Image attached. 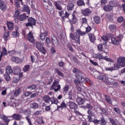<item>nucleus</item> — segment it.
Listing matches in <instances>:
<instances>
[{
	"label": "nucleus",
	"mask_w": 125,
	"mask_h": 125,
	"mask_svg": "<svg viewBox=\"0 0 125 125\" xmlns=\"http://www.w3.org/2000/svg\"><path fill=\"white\" fill-rule=\"evenodd\" d=\"M122 67H123V66H122V64L119 62H117V63H115L114 64V66L111 67H105L104 68V69L105 70V71H110L111 72H112L113 71L118 70V69H121V68Z\"/></svg>",
	"instance_id": "f257e3e1"
},
{
	"label": "nucleus",
	"mask_w": 125,
	"mask_h": 125,
	"mask_svg": "<svg viewBox=\"0 0 125 125\" xmlns=\"http://www.w3.org/2000/svg\"><path fill=\"white\" fill-rule=\"evenodd\" d=\"M35 45L36 46V48L38 49L40 52L43 53L44 55L46 53V49L44 47H43V46H42V44L40 42H36Z\"/></svg>",
	"instance_id": "f03ea898"
},
{
	"label": "nucleus",
	"mask_w": 125,
	"mask_h": 125,
	"mask_svg": "<svg viewBox=\"0 0 125 125\" xmlns=\"http://www.w3.org/2000/svg\"><path fill=\"white\" fill-rule=\"evenodd\" d=\"M51 89L52 90H54L55 92H57V91H59L60 89H61V86L59 85V82L57 80H54V82L51 87Z\"/></svg>",
	"instance_id": "7ed1b4c3"
},
{
	"label": "nucleus",
	"mask_w": 125,
	"mask_h": 125,
	"mask_svg": "<svg viewBox=\"0 0 125 125\" xmlns=\"http://www.w3.org/2000/svg\"><path fill=\"white\" fill-rule=\"evenodd\" d=\"M28 21L25 27H31L33 29V26H36V20L33 18H28Z\"/></svg>",
	"instance_id": "20e7f679"
},
{
	"label": "nucleus",
	"mask_w": 125,
	"mask_h": 125,
	"mask_svg": "<svg viewBox=\"0 0 125 125\" xmlns=\"http://www.w3.org/2000/svg\"><path fill=\"white\" fill-rule=\"evenodd\" d=\"M70 38L71 40H75L79 44L81 43L80 42V36L79 34H77V33H74V34L73 33L70 34Z\"/></svg>",
	"instance_id": "39448f33"
},
{
	"label": "nucleus",
	"mask_w": 125,
	"mask_h": 125,
	"mask_svg": "<svg viewBox=\"0 0 125 125\" xmlns=\"http://www.w3.org/2000/svg\"><path fill=\"white\" fill-rule=\"evenodd\" d=\"M122 41V36L119 35V36L116 37V38H111V42L113 44H119L120 42Z\"/></svg>",
	"instance_id": "423d86ee"
},
{
	"label": "nucleus",
	"mask_w": 125,
	"mask_h": 125,
	"mask_svg": "<svg viewBox=\"0 0 125 125\" xmlns=\"http://www.w3.org/2000/svg\"><path fill=\"white\" fill-rule=\"evenodd\" d=\"M81 14L85 17L89 16L91 14V10L88 8L81 10Z\"/></svg>",
	"instance_id": "0eeeda50"
},
{
	"label": "nucleus",
	"mask_w": 125,
	"mask_h": 125,
	"mask_svg": "<svg viewBox=\"0 0 125 125\" xmlns=\"http://www.w3.org/2000/svg\"><path fill=\"white\" fill-rule=\"evenodd\" d=\"M79 95H82V94H78L77 98L76 99V103H77L78 105H83V104H84V99L81 98Z\"/></svg>",
	"instance_id": "6e6552de"
},
{
	"label": "nucleus",
	"mask_w": 125,
	"mask_h": 125,
	"mask_svg": "<svg viewBox=\"0 0 125 125\" xmlns=\"http://www.w3.org/2000/svg\"><path fill=\"white\" fill-rule=\"evenodd\" d=\"M68 106L72 110H77L78 109V104L75 102L69 101L67 103Z\"/></svg>",
	"instance_id": "1a4fd4ad"
},
{
	"label": "nucleus",
	"mask_w": 125,
	"mask_h": 125,
	"mask_svg": "<svg viewBox=\"0 0 125 125\" xmlns=\"http://www.w3.org/2000/svg\"><path fill=\"white\" fill-rule=\"evenodd\" d=\"M6 8H7L6 3L2 0H0V9L2 10V11H5Z\"/></svg>",
	"instance_id": "9d476101"
},
{
	"label": "nucleus",
	"mask_w": 125,
	"mask_h": 125,
	"mask_svg": "<svg viewBox=\"0 0 125 125\" xmlns=\"http://www.w3.org/2000/svg\"><path fill=\"white\" fill-rule=\"evenodd\" d=\"M110 37V38H112L113 37V34L110 33L109 34L107 35V36H103L101 37L102 40L103 41H104V45H106V44L107 42H108V41H109V37Z\"/></svg>",
	"instance_id": "9b49d317"
},
{
	"label": "nucleus",
	"mask_w": 125,
	"mask_h": 125,
	"mask_svg": "<svg viewBox=\"0 0 125 125\" xmlns=\"http://www.w3.org/2000/svg\"><path fill=\"white\" fill-rule=\"evenodd\" d=\"M89 41L90 42H92V43H94L95 42V41H96V37L95 36V35L93 33H89L88 34Z\"/></svg>",
	"instance_id": "f8f14e48"
},
{
	"label": "nucleus",
	"mask_w": 125,
	"mask_h": 125,
	"mask_svg": "<svg viewBox=\"0 0 125 125\" xmlns=\"http://www.w3.org/2000/svg\"><path fill=\"white\" fill-rule=\"evenodd\" d=\"M21 67L19 66H15L13 69V73L14 75H19L21 73Z\"/></svg>",
	"instance_id": "ddd939ff"
},
{
	"label": "nucleus",
	"mask_w": 125,
	"mask_h": 125,
	"mask_svg": "<svg viewBox=\"0 0 125 125\" xmlns=\"http://www.w3.org/2000/svg\"><path fill=\"white\" fill-rule=\"evenodd\" d=\"M117 62H119L121 64L122 67H125V57H120L117 59Z\"/></svg>",
	"instance_id": "4468645a"
},
{
	"label": "nucleus",
	"mask_w": 125,
	"mask_h": 125,
	"mask_svg": "<svg viewBox=\"0 0 125 125\" xmlns=\"http://www.w3.org/2000/svg\"><path fill=\"white\" fill-rule=\"evenodd\" d=\"M11 60L12 61V62H15V63L17 64H21V63L23 62L21 59L16 57H12L11 59Z\"/></svg>",
	"instance_id": "2eb2a0df"
},
{
	"label": "nucleus",
	"mask_w": 125,
	"mask_h": 125,
	"mask_svg": "<svg viewBox=\"0 0 125 125\" xmlns=\"http://www.w3.org/2000/svg\"><path fill=\"white\" fill-rule=\"evenodd\" d=\"M11 118L16 121H20L22 119V115L20 114H14L11 116Z\"/></svg>",
	"instance_id": "dca6fc26"
},
{
	"label": "nucleus",
	"mask_w": 125,
	"mask_h": 125,
	"mask_svg": "<svg viewBox=\"0 0 125 125\" xmlns=\"http://www.w3.org/2000/svg\"><path fill=\"white\" fill-rule=\"evenodd\" d=\"M29 17V16H26V14L23 13L18 17V19L20 21H25V20H27V18Z\"/></svg>",
	"instance_id": "f3484780"
},
{
	"label": "nucleus",
	"mask_w": 125,
	"mask_h": 125,
	"mask_svg": "<svg viewBox=\"0 0 125 125\" xmlns=\"http://www.w3.org/2000/svg\"><path fill=\"white\" fill-rule=\"evenodd\" d=\"M27 40L30 42H35V38L32 32H29L28 33Z\"/></svg>",
	"instance_id": "a211bd4d"
},
{
	"label": "nucleus",
	"mask_w": 125,
	"mask_h": 125,
	"mask_svg": "<svg viewBox=\"0 0 125 125\" xmlns=\"http://www.w3.org/2000/svg\"><path fill=\"white\" fill-rule=\"evenodd\" d=\"M109 78L106 75H103V81L105 83H106V84H108V85H111L112 84V83L110 82L108 80Z\"/></svg>",
	"instance_id": "6ab92c4d"
},
{
	"label": "nucleus",
	"mask_w": 125,
	"mask_h": 125,
	"mask_svg": "<svg viewBox=\"0 0 125 125\" xmlns=\"http://www.w3.org/2000/svg\"><path fill=\"white\" fill-rule=\"evenodd\" d=\"M108 29L111 33H114L117 31V26L115 24H110L108 26Z\"/></svg>",
	"instance_id": "aec40b11"
},
{
	"label": "nucleus",
	"mask_w": 125,
	"mask_h": 125,
	"mask_svg": "<svg viewBox=\"0 0 125 125\" xmlns=\"http://www.w3.org/2000/svg\"><path fill=\"white\" fill-rule=\"evenodd\" d=\"M55 6L56 7V8L58 9V10H62L63 8H62V6H61V4H60V1H56L54 3Z\"/></svg>",
	"instance_id": "412c9836"
},
{
	"label": "nucleus",
	"mask_w": 125,
	"mask_h": 125,
	"mask_svg": "<svg viewBox=\"0 0 125 125\" xmlns=\"http://www.w3.org/2000/svg\"><path fill=\"white\" fill-rule=\"evenodd\" d=\"M47 35H48L47 31H45L44 32H41L40 35L41 40H42V41L43 42V40H45V37L47 36Z\"/></svg>",
	"instance_id": "4be33fe9"
},
{
	"label": "nucleus",
	"mask_w": 125,
	"mask_h": 125,
	"mask_svg": "<svg viewBox=\"0 0 125 125\" xmlns=\"http://www.w3.org/2000/svg\"><path fill=\"white\" fill-rule=\"evenodd\" d=\"M22 11L23 12H27L28 15H30V8L27 5H24L22 7Z\"/></svg>",
	"instance_id": "5701e85b"
},
{
	"label": "nucleus",
	"mask_w": 125,
	"mask_h": 125,
	"mask_svg": "<svg viewBox=\"0 0 125 125\" xmlns=\"http://www.w3.org/2000/svg\"><path fill=\"white\" fill-rule=\"evenodd\" d=\"M112 9H113V8L112 7V6L110 5L109 3H108V5H105L104 7V11H106V12H109L111 11V10H112Z\"/></svg>",
	"instance_id": "b1692460"
},
{
	"label": "nucleus",
	"mask_w": 125,
	"mask_h": 125,
	"mask_svg": "<svg viewBox=\"0 0 125 125\" xmlns=\"http://www.w3.org/2000/svg\"><path fill=\"white\" fill-rule=\"evenodd\" d=\"M60 108H62V109L64 108H67V105H66V103H65V102H62L61 104V105H58L57 108L55 109V111H59Z\"/></svg>",
	"instance_id": "393cba45"
},
{
	"label": "nucleus",
	"mask_w": 125,
	"mask_h": 125,
	"mask_svg": "<svg viewBox=\"0 0 125 125\" xmlns=\"http://www.w3.org/2000/svg\"><path fill=\"white\" fill-rule=\"evenodd\" d=\"M30 107L32 109H38L39 108V104L35 102L31 103L30 104Z\"/></svg>",
	"instance_id": "a878e982"
},
{
	"label": "nucleus",
	"mask_w": 125,
	"mask_h": 125,
	"mask_svg": "<svg viewBox=\"0 0 125 125\" xmlns=\"http://www.w3.org/2000/svg\"><path fill=\"white\" fill-rule=\"evenodd\" d=\"M16 31H13L12 32V35L14 38H17V37H19V32H18V26H16Z\"/></svg>",
	"instance_id": "bb28decb"
},
{
	"label": "nucleus",
	"mask_w": 125,
	"mask_h": 125,
	"mask_svg": "<svg viewBox=\"0 0 125 125\" xmlns=\"http://www.w3.org/2000/svg\"><path fill=\"white\" fill-rule=\"evenodd\" d=\"M13 73V70H12V69L11 68V66H8L6 67V74H9L10 75V74H12Z\"/></svg>",
	"instance_id": "cd10ccee"
},
{
	"label": "nucleus",
	"mask_w": 125,
	"mask_h": 125,
	"mask_svg": "<svg viewBox=\"0 0 125 125\" xmlns=\"http://www.w3.org/2000/svg\"><path fill=\"white\" fill-rule=\"evenodd\" d=\"M43 99L46 103H49L51 102V98H50L49 96L45 95L43 97Z\"/></svg>",
	"instance_id": "c85d7f7f"
},
{
	"label": "nucleus",
	"mask_w": 125,
	"mask_h": 125,
	"mask_svg": "<svg viewBox=\"0 0 125 125\" xmlns=\"http://www.w3.org/2000/svg\"><path fill=\"white\" fill-rule=\"evenodd\" d=\"M7 25L8 30H9L10 31H11L12 30V29H13V27H14V23H13V22H9L7 23Z\"/></svg>",
	"instance_id": "c756f323"
},
{
	"label": "nucleus",
	"mask_w": 125,
	"mask_h": 125,
	"mask_svg": "<svg viewBox=\"0 0 125 125\" xmlns=\"http://www.w3.org/2000/svg\"><path fill=\"white\" fill-rule=\"evenodd\" d=\"M111 6H112V8L116 7L117 5H118V2L115 0L113 1H109L108 3Z\"/></svg>",
	"instance_id": "7c9ffc66"
},
{
	"label": "nucleus",
	"mask_w": 125,
	"mask_h": 125,
	"mask_svg": "<svg viewBox=\"0 0 125 125\" xmlns=\"http://www.w3.org/2000/svg\"><path fill=\"white\" fill-rule=\"evenodd\" d=\"M31 67V65L29 64L25 65L22 68V71L24 72V73H27L30 70V68Z\"/></svg>",
	"instance_id": "2f4dec72"
},
{
	"label": "nucleus",
	"mask_w": 125,
	"mask_h": 125,
	"mask_svg": "<svg viewBox=\"0 0 125 125\" xmlns=\"http://www.w3.org/2000/svg\"><path fill=\"white\" fill-rule=\"evenodd\" d=\"M75 33H77V34L79 35V36H85L86 34L85 32L81 31V29H77L76 32Z\"/></svg>",
	"instance_id": "473e14b6"
},
{
	"label": "nucleus",
	"mask_w": 125,
	"mask_h": 125,
	"mask_svg": "<svg viewBox=\"0 0 125 125\" xmlns=\"http://www.w3.org/2000/svg\"><path fill=\"white\" fill-rule=\"evenodd\" d=\"M9 33H10V32L7 31L4 33L3 39L5 42H7V40H8V37H9Z\"/></svg>",
	"instance_id": "72a5a7b5"
},
{
	"label": "nucleus",
	"mask_w": 125,
	"mask_h": 125,
	"mask_svg": "<svg viewBox=\"0 0 125 125\" xmlns=\"http://www.w3.org/2000/svg\"><path fill=\"white\" fill-rule=\"evenodd\" d=\"M77 20L76 18V16L74 14L72 15V19L70 21V24H76L77 23Z\"/></svg>",
	"instance_id": "f704fd0d"
},
{
	"label": "nucleus",
	"mask_w": 125,
	"mask_h": 125,
	"mask_svg": "<svg viewBox=\"0 0 125 125\" xmlns=\"http://www.w3.org/2000/svg\"><path fill=\"white\" fill-rule=\"evenodd\" d=\"M94 21L96 23V24H100L101 19H100V17L95 16V17L94 18Z\"/></svg>",
	"instance_id": "c9c22d12"
},
{
	"label": "nucleus",
	"mask_w": 125,
	"mask_h": 125,
	"mask_svg": "<svg viewBox=\"0 0 125 125\" xmlns=\"http://www.w3.org/2000/svg\"><path fill=\"white\" fill-rule=\"evenodd\" d=\"M77 5L78 6H84L85 5V3H84V2L83 0H79L77 2Z\"/></svg>",
	"instance_id": "e433bc0d"
},
{
	"label": "nucleus",
	"mask_w": 125,
	"mask_h": 125,
	"mask_svg": "<svg viewBox=\"0 0 125 125\" xmlns=\"http://www.w3.org/2000/svg\"><path fill=\"white\" fill-rule=\"evenodd\" d=\"M74 3H69L67 4V10L69 11L72 10V9H74Z\"/></svg>",
	"instance_id": "4c0bfd02"
},
{
	"label": "nucleus",
	"mask_w": 125,
	"mask_h": 125,
	"mask_svg": "<svg viewBox=\"0 0 125 125\" xmlns=\"http://www.w3.org/2000/svg\"><path fill=\"white\" fill-rule=\"evenodd\" d=\"M2 120H3L4 122L6 123L7 125H8V124L9 123V122H10V120L8 119V117H7L6 116L4 115L3 116V118H2Z\"/></svg>",
	"instance_id": "58836bf2"
},
{
	"label": "nucleus",
	"mask_w": 125,
	"mask_h": 125,
	"mask_svg": "<svg viewBox=\"0 0 125 125\" xmlns=\"http://www.w3.org/2000/svg\"><path fill=\"white\" fill-rule=\"evenodd\" d=\"M73 72L74 74H76L75 75H78V74H82V72L80 70V69L76 67H74L73 68Z\"/></svg>",
	"instance_id": "ea45409f"
},
{
	"label": "nucleus",
	"mask_w": 125,
	"mask_h": 125,
	"mask_svg": "<svg viewBox=\"0 0 125 125\" xmlns=\"http://www.w3.org/2000/svg\"><path fill=\"white\" fill-rule=\"evenodd\" d=\"M94 57L95 58L99 59L100 60L103 59V56L101 54H95L94 55Z\"/></svg>",
	"instance_id": "a19ab883"
},
{
	"label": "nucleus",
	"mask_w": 125,
	"mask_h": 125,
	"mask_svg": "<svg viewBox=\"0 0 125 125\" xmlns=\"http://www.w3.org/2000/svg\"><path fill=\"white\" fill-rule=\"evenodd\" d=\"M9 75L10 74H7V73H5L4 75V78L7 82H9V81H10V80H11V78L10 77V76Z\"/></svg>",
	"instance_id": "79ce46f5"
},
{
	"label": "nucleus",
	"mask_w": 125,
	"mask_h": 125,
	"mask_svg": "<svg viewBox=\"0 0 125 125\" xmlns=\"http://www.w3.org/2000/svg\"><path fill=\"white\" fill-rule=\"evenodd\" d=\"M20 0H14V2L15 4V6L19 8L20 7Z\"/></svg>",
	"instance_id": "37998d69"
},
{
	"label": "nucleus",
	"mask_w": 125,
	"mask_h": 125,
	"mask_svg": "<svg viewBox=\"0 0 125 125\" xmlns=\"http://www.w3.org/2000/svg\"><path fill=\"white\" fill-rule=\"evenodd\" d=\"M55 71L57 73L58 75L62 78H64V74L60 71L59 69L56 68Z\"/></svg>",
	"instance_id": "c03bdc74"
},
{
	"label": "nucleus",
	"mask_w": 125,
	"mask_h": 125,
	"mask_svg": "<svg viewBox=\"0 0 125 125\" xmlns=\"http://www.w3.org/2000/svg\"><path fill=\"white\" fill-rule=\"evenodd\" d=\"M87 114L88 116H91L92 117H95V113L93 112L91 109H88Z\"/></svg>",
	"instance_id": "a18cd8bd"
},
{
	"label": "nucleus",
	"mask_w": 125,
	"mask_h": 125,
	"mask_svg": "<svg viewBox=\"0 0 125 125\" xmlns=\"http://www.w3.org/2000/svg\"><path fill=\"white\" fill-rule=\"evenodd\" d=\"M51 104H57L58 103V100H57V99L54 97H53V98H51Z\"/></svg>",
	"instance_id": "49530a36"
},
{
	"label": "nucleus",
	"mask_w": 125,
	"mask_h": 125,
	"mask_svg": "<svg viewBox=\"0 0 125 125\" xmlns=\"http://www.w3.org/2000/svg\"><path fill=\"white\" fill-rule=\"evenodd\" d=\"M20 92H21V89L20 88L17 89L14 93V96H18L20 94Z\"/></svg>",
	"instance_id": "de8ad7c7"
},
{
	"label": "nucleus",
	"mask_w": 125,
	"mask_h": 125,
	"mask_svg": "<svg viewBox=\"0 0 125 125\" xmlns=\"http://www.w3.org/2000/svg\"><path fill=\"white\" fill-rule=\"evenodd\" d=\"M75 77L78 79L79 81H83V80H84L83 76H82V74H78L77 75H75Z\"/></svg>",
	"instance_id": "09e8293b"
},
{
	"label": "nucleus",
	"mask_w": 125,
	"mask_h": 125,
	"mask_svg": "<svg viewBox=\"0 0 125 125\" xmlns=\"http://www.w3.org/2000/svg\"><path fill=\"white\" fill-rule=\"evenodd\" d=\"M67 46L69 51H71V52H74V49L73 48V47L72 46L71 43H68L67 44Z\"/></svg>",
	"instance_id": "8fccbe9b"
},
{
	"label": "nucleus",
	"mask_w": 125,
	"mask_h": 125,
	"mask_svg": "<svg viewBox=\"0 0 125 125\" xmlns=\"http://www.w3.org/2000/svg\"><path fill=\"white\" fill-rule=\"evenodd\" d=\"M37 88V85L35 84L31 85L28 87H27L28 89H30V90H33L34 89H36Z\"/></svg>",
	"instance_id": "3c124183"
},
{
	"label": "nucleus",
	"mask_w": 125,
	"mask_h": 125,
	"mask_svg": "<svg viewBox=\"0 0 125 125\" xmlns=\"http://www.w3.org/2000/svg\"><path fill=\"white\" fill-rule=\"evenodd\" d=\"M37 122L38 123V124H39V125H42V124H44V122H43V121L42 120V117L39 118L37 120Z\"/></svg>",
	"instance_id": "603ef678"
},
{
	"label": "nucleus",
	"mask_w": 125,
	"mask_h": 125,
	"mask_svg": "<svg viewBox=\"0 0 125 125\" xmlns=\"http://www.w3.org/2000/svg\"><path fill=\"white\" fill-rule=\"evenodd\" d=\"M86 108L88 110H92L93 109V106L91 104H87L86 105Z\"/></svg>",
	"instance_id": "864d4df0"
},
{
	"label": "nucleus",
	"mask_w": 125,
	"mask_h": 125,
	"mask_svg": "<svg viewBox=\"0 0 125 125\" xmlns=\"http://www.w3.org/2000/svg\"><path fill=\"white\" fill-rule=\"evenodd\" d=\"M105 97V100L107 103L109 104H112V101H111V99H110V97L107 96V95H104Z\"/></svg>",
	"instance_id": "5fc2aeb1"
},
{
	"label": "nucleus",
	"mask_w": 125,
	"mask_h": 125,
	"mask_svg": "<svg viewBox=\"0 0 125 125\" xmlns=\"http://www.w3.org/2000/svg\"><path fill=\"white\" fill-rule=\"evenodd\" d=\"M63 93H67L69 91V86L66 85L63 88Z\"/></svg>",
	"instance_id": "6e6d98bb"
},
{
	"label": "nucleus",
	"mask_w": 125,
	"mask_h": 125,
	"mask_svg": "<svg viewBox=\"0 0 125 125\" xmlns=\"http://www.w3.org/2000/svg\"><path fill=\"white\" fill-rule=\"evenodd\" d=\"M52 82H53V77H52V76H51L50 79H48L47 84H48V85H50V84L52 83Z\"/></svg>",
	"instance_id": "4d7b16f0"
},
{
	"label": "nucleus",
	"mask_w": 125,
	"mask_h": 125,
	"mask_svg": "<svg viewBox=\"0 0 125 125\" xmlns=\"http://www.w3.org/2000/svg\"><path fill=\"white\" fill-rule=\"evenodd\" d=\"M25 119L26 121H27L28 124L29 125H33V124H32V121L31 120L30 117L29 116H26L25 117Z\"/></svg>",
	"instance_id": "13d9d810"
},
{
	"label": "nucleus",
	"mask_w": 125,
	"mask_h": 125,
	"mask_svg": "<svg viewBox=\"0 0 125 125\" xmlns=\"http://www.w3.org/2000/svg\"><path fill=\"white\" fill-rule=\"evenodd\" d=\"M23 113L24 114H27L28 116H30V115H31V113H32V111L30 109H27L24 110Z\"/></svg>",
	"instance_id": "bf43d9fd"
},
{
	"label": "nucleus",
	"mask_w": 125,
	"mask_h": 125,
	"mask_svg": "<svg viewBox=\"0 0 125 125\" xmlns=\"http://www.w3.org/2000/svg\"><path fill=\"white\" fill-rule=\"evenodd\" d=\"M42 113V110H37L34 113V116H39V115H41Z\"/></svg>",
	"instance_id": "052dcab7"
},
{
	"label": "nucleus",
	"mask_w": 125,
	"mask_h": 125,
	"mask_svg": "<svg viewBox=\"0 0 125 125\" xmlns=\"http://www.w3.org/2000/svg\"><path fill=\"white\" fill-rule=\"evenodd\" d=\"M100 122H101V124H102L103 125H105L106 124V120L104 119V118L102 117L101 118V120H100Z\"/></svg>",
	"instance_id": "680f3d73"
},
{
	"label": "nucleus",
	"mask_w": 125,
	"mask_h": 125,
	"mask_svg": "<svg viewBox=\"0 0 125 125\" xmlns=\"http://www.w3.org/2000/svg\"><path fill=\"white\" fill-rule=\"evenodd\" d=\"M99 109L100 110V111H102V114H107V111H106V109H105V108H104L102 107H100Z\"/></svg>",
	"instance_id": "e2e57ef3"
},
{
	"label": "nucleus",
	"mask_w": 125,
	"mask_h": 125,
	"mask_svg": "<svg viewBox=\"0 0 125 125\" xmlns=\"http://www.w3.org/2000/svg\"><path fill=\"white\" fill-rule=\"evenodd\" d=\"M106 17L108 19H110L111 20V19H113V14L110 13H107L106 14Z\"/></svg>",
	"instance_id": "0e129e2a"
},
{
	"label": "nucleus",
	"mask_w": 125,
	"mask_h": 125,
	"mask_svg": "<svg viewBox=\"0 0 125 125\" xmlns=\"http://www.w3.org/2000/svg\"><path fill=\"white\" fill-rule=\"evenodd\" d=\"M124 17H119L117 18V21L119 22V23H122V22L124 21Z\"/></svg>",
	"instance_id": "69168bd1"
},
{
	"label": "nucleus",
	"mask_w": 125,
	"mask_h": 125,
	"mask_svg": "<svg viewBox=\"0 0 125 125\" xmlns=\"http://www.w3.org/2000/svg\"><path fill=\"white\" fill-rule=\"evenodd\" d=\"M19 81H20V79H19L18 78L14 77L13 78V83H18Z\"/></svg>",
	"instance_id": "338daca9"
},
{
	"label": "nucleus",
	"mask_w": 125,
	"mask_h": 125,
	"mask_svg": "<svg viewBox=\"0 0 125 125\" xmlns=\"http://www.w3.org/2000/svg\"><path fill=\"white\" fill-rule=\"evenodd\" d=\"M109 121L110 122L111 124L113 125H118L117 123L113 120L112 118H109Z\"/></svg>",
	"instance_id": "774afa93"
}]
</instances>
